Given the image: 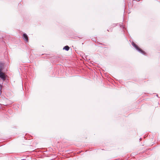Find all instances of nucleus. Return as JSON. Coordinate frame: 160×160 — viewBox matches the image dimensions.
Segmentation results:
<instances>
[{"label": "nucleus", "instance_id": "f257e3e1", "mask_svg": "<svg viewBox=\"0 0 160 160\" xmlns=\"http://www.w3.org/2000/svg\"><path fill=\"white\" fill-rule=\"evenodd\" d=\"M7 75L5 74L2 72L1 69H0V78L2 79L3 80L6 79Z\"/></svg>", "mask_w": 160, "mask_h": 160}, {"label": "nucleus", "instance_id": "f03ea898", "mask_svg": "<svg viewBox=\"0 0 160 160\" xmlns=\"http://www.w3.org/2000/svg\"><path fill=\"white\" fill-rule=\"evenodd\" d=\"M132 45L138 51L140 52L141 53H144V52L141 49L139 48L138 46L134 42H132Z\"/></svg>", "mask_w": 160, "mask_h": 160}, {"label": "nucleus", "instance_id": "7ed1b4c3", "mask_svg": "<svg viewBox=\"0 0 160 160\" xmlns=\"http://www.w3.org/2000/svg\"><path fill=\"white\" fill-rule=\"evenodd\" d=\"M23 38L26 42H28V37L26 34L24 33L23 34Z\"/></svg>", "mask_w": 160, "mask_h": 160}, {"label": "nucleus", "instance_id": "20e7f679", "mask_svg": "<svg viewBox=\"0 0 160 160\" xmlns=\"http://www.w3.org/2000/svg\"><path fill=\"white\" fill-rule=\"evenodd\" d=\"M69 47L68 46H66L64 47L63 49H65L66 50L68 51L69 49Z\"/></svg>", "mask_w": 160, "mask_h": 160}, {"label": "nucleus", "instance_id": "39448f33", "mask_svg": "<svg viewBox=\"0 0 160 160\" xmlns=\"http://www.w3.org/2000/svg\"><path fill=\"white\" fill-rule=\"evenodd\" d=\"M1 89H2V86L0 84V92H1Z\"/></svg>", "mask_w": 160, "mask_h": 160}]
</instances>
